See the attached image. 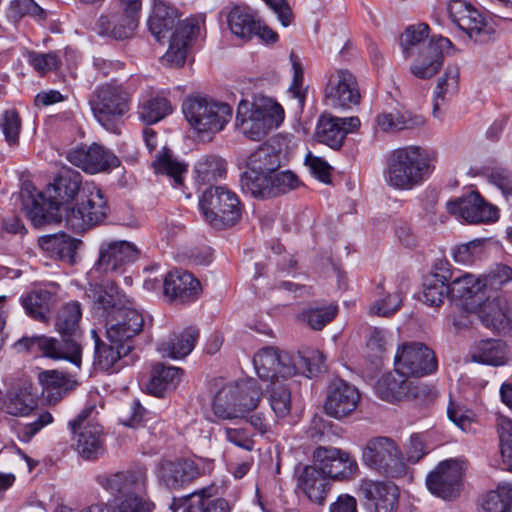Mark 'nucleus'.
Returning a JSON list of instances; mask_svg holds the SVG:
<instances>
[{
    "mask_svg": "<svg viewBox=\"0 0 512 512\" xmlns=\"http://www.w3.org/2000/svg\"><path fill=\"white\" fill-rule=\"evenodd\" d=\"M236 396L237 385H233V383L224 385L213 398L212 410L214 415L223 420L238 418Z\"/></svg>",
    "mask_w": 512,
    "mask_h": 512,
    "instance_id": "48",
    "label": "nucleus"
},
{
    "mask_svg": "<svg viewBox=\"0 0 512 512\" xmlns=\"http://www.w3.org/2000/svg\"><path fill=\"white\" fill-rule=\"evenodd\" d=\"M394 364L396 370L420 378L437 371L438 360L434 351L422 342H404L398 346Z\"/></svg>",
    "mask_w": 512,
    "mask_h": 512,
    "instance_id": "12",
    "label": "nucleus"
},
{
    "mask_svg": "<svg viewBox=\"0 0 512 512\" xmlns=\"http://www.w3.org/2000/svg\"><path fill=\"white\" fill-rule=\"evenodd\" d=\"M359 400L360 393L355 386L336 378L327 388L324 411L330 417L343 419L356 409Z\"/></svg>",
    "mask_w": 512,
    "mask_h": 512,
    "instance_id": "22",
    "label": "nucleus"
},
{
    "mask_svg": "<svg viewBox=\"0 0 512 512\" xmlns=\"http://www.w3.org/2000/svg\"><path fill=\"white\" fill-rule=\"evenodd\" d=\"M313 459L314 464L330 480L349 481L359 473L356 459L340 448L318 446L313 451Z\"/></svg>",
    "mask_w": 512,
    "mask_h": 512,
    "instance_id": "17",
    "label": "nucleus"
},
{
    "mask_svg": "<svg viewBox=\"0 0 512 512\" xmlns=\"http://www.w3.org/2000/svg\"><path fill=\"white\" fill-rule=\"evenodd\" d=\"M179 15L175 8L161 0H154L152 13L148 19V27L151 34L158 42H161L167 34L177 29L184 21L178 20Z\"/></svg>",
    "mask_w": 512,
    "mask_h": 512,
    "instance_id": "33",
    "label": "nucleus"
},
{
    "mask_svg": "<svg viewBox=\"0 0 512 512\" xmlns=\"http://www.w3.org/2000/svg\"><path fill=\"white\" fill-rule=\"evenodd\" d=\"M297 489L309 501L323 505L331 490L330 479L315 465H299L295 468Z\"/></svg>",
    "mask_w": 512,
    "mask_h": 512,
    "instance_id": "27",
    "label": "nucleus"
},
{
    "mask_svg": "<svg viewBox=\"0 0 512 512\" xmlns=\"http://www.w3.org/2000/svg\"><path fill=\"white\" fill-rule=\"evenodd\" d=\"M3 407L8 414L13 416L29 415L37 407L36 394L33 392L32 385L24 384L8 391Z\"/></svg>",
    "mask_w": 512,
    "mask_h": 512,
    "instance_id": "40",
    "label": "nucleus"
},
{
    "mask_svg": "<svg viewBox=\"0 0 512 512\" xmlns=\"http://www.w3.org/2000/svg\"><path fill=\"white\" fill-rule=\"evenodd\" d=\"M97 414L95 405L90 404L69 422L76 449L83 458L88 460L96 459L104 452L102 427L97 422Z\"/></svg>",
    "mask_w": 512,
    "mask_h": 512,
    "instance_id": "10",
    "label": "nucleus"
},
{
    "mask_svg": "<svg viewBox=\"0 0 512 512\" xmlns=\"http://www.w3.org/2000/svg\"><path fill=\"white\" fill-rule=\"evenodd\" d=\"M29 64L41 75L57 70L61 65L59 52L50 51L47 53L29 52Z\"/></svg>",
    "mask_w": 512,
    "mask_h": 512,
    "instance_id": "60",
    "label": "nucleus"
},
{
    "mask_svg": "<svg viewBox=\"0 0 512 512\" xmlns=\"http://www.w3.org/2000/svg\"><path fill=\"white\" fill-rule=\"evenodd\" d=\"M284 120V109L273 98L255 95L252 101L242 99L237 107L236 127L252 141H260Z\"/></svg>",
    "mask_w": 512,
    "mask_h": 512,
    "instance_id": "3",
    "label": "nucleus"
},
{
    "mask_svg": "<svg viewBox=\"0 0 512 512\" xmlns=\"http://www.w3.org/2000/svg\"><path fill=\"white\" fill-rule=\"evenodd\" d=\"M240 186L245 194L254 198H272L295 189L298 179L291 171L267 175L261 172L245 171L240 178Z\"/></svg>",
    "mask_w": 512,
    "mask_h": 512,
    "instance_id": "13",
    "label": "nucleus"
},
{
    "mask_svg": "<svg viewBox=\"0 0 512 512\" xmlns=\"http://www.w3.org/2000/svg\"><path fill=\"white\" fill-rule=\"evenodd\" d=\"M182 110L189 124L198 132H219L232 117L228 104L200 96L188 97Z\"/></svg>",
    "mask_w": 512,
    "mask_h": 512,
    "instance_id": "7",
    "label": "nucleus"
},
{
    "mask_svg": "<svg viewBox=\"0 0 512 512\" xmlns=\"http://www.w3.org/2000/svg\"><path fill=\"white\" fill-rule=\"evenodd\" d=\"M367 512H397L399 489L390 481L364 478L358 485Z\"/></svg>",
    "mask_w": 512,
    "mask_h": 512,
    "instance_id": "19",
    "label": "nucleus"
},
{
    "mask_svg": "<svg viewBox=\"0 0 512 512\" xmlns=\"http://www.w3.org/2000/svg\"><path fill=\"white\" fill-rule=\"evenodd\" d=\"M337 314V307H311L302 312V319L314 330H321L330 323Z\"/></svg>",
    "mask_w": 512,
    "mask_h": 512,
    "instance_id": "58",
    "label": "nucleus"
},
{
    "mask_svg": "<svg viewBox=\"0 0 512 512\" xmlns=\"http://www.w3.org/2000/svg\"><path fill=\"white\" fill-rule=\"evenodd\" d=\"M105 325L111 340L125 342L132 346V339L145 326V316L135 308L124 306L110 320H107Z\"/></svg>",
    "mask_w": 512,
    "mask_h": 512,
    "instance_id": "26",
    "label": "nucleus"
},
{
    "mask_svg": "<svg viewBox=\"0 0 512 512\" xmlns=\"http://www.w3.org/2000/svg\"><path fill=\"white\" fill-rule=\"evenodd\" d=\"M356 77L346 69H337L327 77L324 100L333 108L350 109L360 103Z\"/></svg>",
    "mask_w": 512,
    "mask_h": 512,
    "instance_id": "18",
    "label": "nucleus"
},
{
    "mask_svg": "<svg viewBox=\"0 0 512 512\" xmlns=\"http://www.w3.org/2000/svg\"><path fill=\"white\" fill-rule=\"evenodd\" d=\"M280 153L270 145H261L247 159V170L251 173L261 172L267 175L281 174Z\"/></svg>",
    "mask_w": 512,
    "mask_h": 512,
    "instance_id": "42",
    "label": "nucleus"
},
{
    "mask_svg": "<svg viewBox=\"0 0 512 512\" xmlns=\"http://www.w3.org/2000/svg\"><path fill=\"white\" fill-rule=\"evenodd\" d=\"M82 192L85 200L67 208L62 220L76 233H82L102 223L109 212L107 200L99 187H85Z\"/></svg>",
    "mask_w": 512,
    "mask_h": 512,
    "instance_id": "8",
    "label": "nucleus"
},
{
    "mask_svg": "<svg viewBox=\"0 0 512 512\" xmlns=\"http://www.w3.org/2000/svg\"><path fill=\"white\" fill-rule=\"evenodd\" d=\"M153 166L157 173L172 178L176 186L182 184V175L187 172L186 165L173 158L168 149L156 158Z\"/></svg>",
    "mask_w": 512,
    "mask_h": 512,
    "instance_id": "56",
    "label": "nucleus"
},
{
    "mask_svg": "<svg viewBox=\"0 0 512 512\" xmlns=\"http://www.w3.org/2000/svg\"><path fill=\"white\" fill-rule=\"evenodd\" d=\"M432 153L420 146H405L393 150L384 172L389 186L407 190L420 184L431 172Z\"/></svg>",
    "mask_w": 512,
    "mask_h": 512,
    "instance_id": "4",
    "label": "nucleus"
},
{
    "mask_svg": "<svg viewBox=\"0 0 512 512\" xmlns=\"http://www.w3.org/2000/svg\"><path fill=\"white\" fill-rule=\"evenodd\" d=\"M132 94L122 85L113 83L97 87L89 104L96 120L108 131L116 132L120 119L129 111Z\"/></svg>",
    "mask_w": 512,
    "mask_h": 512,
    "instance_id": "5",
    "label": "nucleus"
},
{
    "mask_svg": "<svg viewBox=\"0 0 512 512\" xmlns=\"http://www.w3.org/2000/svg\"><path fill=\"white\" fill-rule=\"evenodd\" d=\"M462 467L453 459L440 462L426 478L428 490L444 500H454L460 495Z\"/></svg>",
    "mask_w": 512,
    "mask_h": 512,
    "instance_id": "20",
    "label": "nucleus"
},
{
    "mask_svg": "<svg viewBox=\"0 0 512 512\" xmlns=\"http://www.w3.org/2000/svg\"><path fill=\"white\" fill-rule=\"evenodd\" d=\"M0 128L4 134L5 140L13 145L18 142L21 130V119L15 109H8L0 117Z\"/></svg>",
    "mask_w": 512,
    "mask_h": 512,
    "instance_id": "62",
    "label": "nucleus"
},
{
    "mask_svg": "<svg viewBox=\"0 0 512 512\" xmlns=\"http://www.w3.org/2000/svg\"><path fill=\"white\" fill-rule=\"evenodd\" d=\"M428 30V25L424 23L409 26L405 30L400 38V45L405 58L425 51V48L429 45V42L426 41Z\"/></svg>",
    "mask_w": 512,
    "mask_h": 512,
    "instance_id": "50",
    "label": "nucleus"
},
{
    "mask_svg": "<svg viewBox=\"0 0 512 512\" xmlns=\"http://www.w3.org/2000/svg\"><path fill=\"white\" fill-rule=\"evenodd\" d=\"M79 241L65 234L49 235L41 239V247L57 253L60 257L71 255L79 245Z\"/></svg>",
    "mask_w": 512,
    "mask_h": 512,
    "instance_id": "59",
    "label": "nucleus"
},
{
    "mask_svg": "<svg viewBox=\"0 0 512 512\" xmlns=\"http://www.w3.org/2000/svg\"><path fill=\"white\" fill-rule=\"evenodd\" d=\"M362 462L370 469L390 477L405 473L401 451L389 437L379 436L368 440L362 451Z\"/></svg>",
    "mask_w": 512,
    "mask_h": 512,
    "instance_id": "11",
    "label": "nucleus"
},
{
    "mask_svg": "<svg viewBox=\"0 0 512 512\" xmlns=\"http://www.w3.org/2000/svg\"><path fill=\"white\" fill-rule=\"evenodd\" d=\"M449 277L445 274H433L425 280L422 301L429 306H440L450 293L446 282Z\"/></svg>",
    "mask_w": 512,
    "mask_h": 512,
    "instance_id": "53",
    "label": "nucleus"
},
{
    "mask_svg": "<svg viewBox=\"0 0 512 512\" xmlns=\"http://www.w3.org/2000/svg\"><path fill=\"white\" fill-rule=\"evenodd\" d=\"M217 493L214 486L206 487L190 496L187 508L190 512H230L231 505L224 498H212Z\"/></svg>",
    "mask_w": 512,
    "mask_h": 512,
    "instance_id": "44",
    "label": "nucleus"
},
{
    "mask_svg": "<svg viewBox=\"0 0 512 512\" xmlns=\"http://www.w3.org/2000/svg\"><path fill=\"white\" fill-rule=\"evenodd\" d=\"M447 210L452 215H458L470 223H482L495 221L498 218V210L487 203L476 191L447 203Z\"/></svg>",
    "mask_w": 512,
    "mask_h": 512,
    "instance_id": "24",
    "label": "nucleus"
},
{
    "mask_svg": "<svg viewBox=\"0 0 512 512\" xmlns=\"http://www.w3.org/2000/svg\"><path fill=\"white\" fill-rule=\"evenodd\" d=\"M172 113V105L168 99L159 95H143L138 104V115L148 125L158 123Z\"/></svg>",
    "mask_w": 512,
    "mask_h": 512,
    "instance_id": "43",
    "label": "nucleus"
},
{
    "mask_svg": "<svg viewBox=\"0 0 512 512\" xmlns=\"http://www.w3.org/2000/svg\"><path fill=\"white\" fill-rule=\"evenodd\" d=\"M305 164L309 167L312 175L323 183H330L332 167L321 157L308 152L305 157Z\"/></svg>",
    "mask_w": 512,
    "mask_h": 512,
    "instance_id": "64",
    "label": "nucleus"
},
{
    "mask_svg": "<svg viewBox=\"0 0 512 512\" xmlns=\"http://www.w3.org/2000/svg\"><path fill=\"white\" fill-rule=\"evenodd\" d=\"M54 302V295L47 290H34L22 298L26 313L33 319L45 322Z\"/></svg>",
    "mask_w": 512,
    "mask_h": 512,
    "instance_id": "47",
    "label": "nucleus"
},
{
    "mask_svg": "<svg viewBox=\"0 0 512 512\" xmlns=\"http://www.w3.org/2000/svg\"><path fill=\"white\" fill-rule=\"evenodd\" d=\"M196 28L195 22L189 19L179 24L170 36L167 52L161 58L165 66L179 68L184 65L187 56V46Z\"/></svg>",
    "mask_w": 512,
    "mask_h": 512,
    "instance_id": "32",
    "label": "nucleus"
},
{
    "mask_svg": "<svg viewBox=\"0 0 512 512\" xmlns=\"http://www.w3.org/2000/svg\"><path fill=\"white\" fill-rule=\"evenodd\" d=\"M138 14L124 11L121 15L100 17L98 21L100 33L117 40L129 38L138 25Z\"/></svg>",
    "mask_w": 512,
    "mask_h": 512,
    "instance_id": "35",
    "label": "nucleus"
},
{
    "mask_svg": "<svg viewBox=\"0 0 512 512\" xmlns=\"http://www.w3.org/2000/svg\"><path fill=\"white\" fill-rule=\"evenodd\" d=\"M199 475L194 462L182 460L177 462H165L160 469V477L166 486L172 489L182 487Z\"/></svg>",
    "mask_w": 512,
    "mask_h": 512,
    "instance_id": "36",
    "label": "nucleus"
},
{
    "mask_svg": "<svg viewBox=\"0 0 512 512\" xmlns=\"http://www.w3.org/2000/svg\"><path fill=\"white\" fill-rule=\"evenodd\" d=\"M447 12L452 23L475 42H488L493 27L482 13L466 0H450Z\"/></svg>",
    "mask_w": 512,
    "mask_h": 512,
    "instance_id": "15",
    "label": "nucleus"
},
{
    "mask_svg": "<svg viewBox=\"0 0 512 512\" xmlns=\"http://www.w3.org/2000/svg\"><path fill=\"white\" fill-rule=\"evenodd\" d=\"M253 364L258 377L264 381L287 380L299 372V365L306 364V359L298 356L293 359L288 353L279 352L273 347H264L253 357Z\"/></svg>",
    "mask_w": 512,
    "mask_h": 512,
    "instance_id": "14",
    "label": "nucleus"
},
{
    "mask_svg": "<svg viewBox=\"0 0 512 512\" xmlns=\"http://www.w3.org/2000/svg\"><path fill=\"white\" fill-rule=\"evenodd\" d=\"M38 379L42 392L49 402L59 401L78 384L76 380L56 370L41 372Z\"/></svg>",
    "mask_w": 512,
    "mask_h": 512,
    "instance_id": "39",
    "label": "nucleus"
},
{
    "mask_svg": "<svg viewBox=\"0 0 512 512\" xmlns=\"http://www.w3.org/2000/svg\"><path fill=\"white\" fill-rule=\"evenodd\" d=\"M410 375L398 372L382 376L376 384L379 398L387 402L411 400L418 405H428L436 398V392L427 385L408 379Z\"/></svg>",
    "mask_w": 512,
    "mask_h": 512,
    "instance_id": "9",
    "label": "nucleus"
},
{
    "mask_svg": "<svg viewBox=\"0 0 512 512\" xmlns=\"http://www.w3.org/2000/svg\"><path fill=\"white\" fill-rule=\"evenodd\" d=\"M478 316L487 328L512 334V299L501 290L488 291L478 303Z\"/></svg>",
    "mask_w": 512,
    "mask_h": 512,
    "instance_id": "16",
    "label": "nucleus"
},
{
    "mask_svg": "<svg viewBox=\"0 0 512 512\" xmlns=\"http://www.w3.org/2000/svg\"><path fill=\"white\" fill-rule=\"evenodd\" d=\"M471 359L474 362L501 366L508 360L505 343L497 339H486L476 342L470 350Z\"/></svg>",
    "mask_w": 512,
    "mask_h": 512,
    "instance_id": "38",
    "label": "nucleus"
},
{
    "mask_svg": "<svg viewBox=\"0 0 512 512\" xmlns=\"http://www.w3.org/2000/svg\"><path fill=\"white\" fill-rule=\"evenodd\" d=\"M230 31L237 37L249 40L258 28V20L246 7L235 6L227 16Z\"/></svg>",
    "mask_w": 512,
    "mask_h": 512,
    "instance_id": "46",
    "label": "nucleus"
},
{
    "mask_svg": "<svg viewBox=\"0 0 512 512\" xmlns=\"http://www.w3.org/2000/svg\"><path fill=\"white\" fill-rule=\"evenodd\" d=\"M94 339V366L105 372H114L120 368V360L127 356L132 350L125 342L113 341L106 334L105 340H102L95 330L91 331Z\"/></svg>",
    "mask_w": 512,
    "mask_h": 512,
    "instance_id": "29",
    "label": "nucleus"
},
{
    "mask_svg": "<svg viewBox=\"0 0 512 512\" xmlns=\"http://www.w3.org/2000/svg\"><path fill=\"white\" fill-rule=\"evenodd\" d=\"M137 247L125 240L104 242L99 248L95 269L99 272H121L138 258Z\"/></svg>",
    "mask_w": 512,
    "mask_h": 512,
    "instance_id": "23",
    "label": "nucleus"
},
{
    "mask_svg": "<svg viewBox=\"0 0 512 512\" xmlns=\"http://www.w3.org/2000/svg\"><path fill=\"white\" fill-rule=\"evenodd\" d=\"M503 469L512 472V420L499 416L496 422Z\"/></svg>",
    "mask_w": 512,
    "mask_h": 512,
    "instance_id": "55",
    "label": "nucleus"
},
{
    "mask_svg": "<svg viewBox=\"0 0 512 512\" xmlns=\"http://www.w3.org/2000/svg\"><path fill=\"white\" fill-rule=\"evenodd\" d=\"M449 291L454 298L465 301L471 299L473 304H478L482 299L479 294L485 296L489 289L485 279L481 280L472 274L465 273L452 280Z\"/></svg>",
    "mask_w": 512,
    "mask_h": 512,
    "instance_id": "41",
    "label": "nucleus"
},
{
    "mask_svg": "<svg viewBox=\"0 0 512 512\" xmlns=\"http://www.w3.org/2000/svg\"><path fill=\"white\" fill-rule=\"evenodd\" d=\"M198 337V329L188 327L182 332L174 333L168 339L160 341L157 345V350L163 357L173 359L184 358L192 352Z\"/></svg>",
    "mask_w": 512,
    "mask_h": 512,
    "instance_id": "34",
    "label": "nucleus"
},
{
    "mask_svg": "<svg viewBox=\"0 0 512 512\" xmlns=\"http://www.w3.org/2000/svg\"><path fill=\"white\" fill-rule=\"evenodd\" d=\"M165 296L171 300L187 302L194 300L200 292V282L190 272L175 270L169 272L163 282Z\"/></svg>",
    "mask_w": 512,
    "mask_h": 512,
    "instance_id": "31",
    "label": "nucleus"
},
{
    "mask_svg": "<svg viewBox=\"0 0 512 512\" xmlns=\"http://www.w3.org/2000/svg\"><path fill=\"white\" fill-rule=\"evenodd\" d=\"M459 83V68L455 65L447 66L444 76L439 79L436 91L435 98L436 103L434 105V112L438 107V99H444L446 94H455L458 89Z\"/></svg>",
    "mask_w": 512,
    "mask_h": 512,
    "instance_id": "61",
    "label": "nucleus"
},
{
    "mask_svg": "<svg viewBox=\"0 0 512 512\" xmlns=\"http://www.w3.org/2000/svg\"><path fill=\"white\" fill-rule=\"evenodd\" d=\"M199 208L205 221L215 228L232 226L241 217L238 196L225 186L207 188L199 199Z\"/></svg>",
    "mask_w": 512,
    "mask_h": 512,
    "instance_id": "6",
    "label": "nucleus"
},
{
    "mask_svg": "<svg viewBox=\"0 0 512 512\" xmlns=\"http://www.w3.org/2000/svg\"><path fill=\"white\" fill-rule=\"evenodd\" d=\"M424 118L420 115L405 113L383 112L376 117L377 126L384 132H396L405 129H414L424 124Z\"/></svg>",
    "mask_w": 512,
    "mask_h": 512,
    "instance_id": "45",
    "label": "nucleus"
},
{
    "mask_svg": "<svg viewBox=\"0 0 512 512\" xmlns=\"http://www.w3.org/2000/svg\"><path fill=\"white\" fill-rule=\"evenodd\" d=\"M67 160L89 174L107 171L120 165L119 158L99 144L78 146L67 153Z\"/></svg>",
    "mask_w": 512,
    "mask_h": 512,
    "instance_id": "21",
    "label": "nucleus"
},
{
    "mask_svg": "<svg viewBox=\"0 0 512 512\" xmlns=\"http://www.w3.org/2000/svg\"><path fill=\"white\" fill-rule=\"evenodd\" d=\"M82 176L78 171L63 169L44 192L25 185L20 193L26 216L35 227L59 223L64 219L66 209L79 194Z\"/></svg>",
    "mask_w": 512,
    "mask_h": 512,
    "instance_id": "2",
    "label": "nucleus"
},
{
    "mask_svg": "<svg viewBox=\"0 0 512 512\" xmlns=\"http://www.w3.org/2000/svg\"><path fill=\"white\" fill-rule=\"evenodd\" d=\"M226 162L214 155L203 156L195 164L196 178L202 184L221 179L226 174Z\"/></svg>",
    "mask_w": 512,
    "mask_h": 512,
    "instance_id": "52",
    "label": "nucleus"
},
{
    "mask_svg": "<svg viewBox=\"0 0 512 512\" xmlns=\"http://www.w3.org/2000/svg\"><path fill=\"white\" fill-rule=\"evenodd\" d=\"M85 294L92 302L93 313L97 317L103 318L106 323L125 306L121 304L119 291L112 283L109 285L89 284Z\"/></svg>",
    "mask_w": 512,
    "mask_h": 512,
    "instance_id": "30",
    "label": "nucleus"
},
{
    "mask_svg": "<svg viewBox=\"0 0 512 512\" xmlns=\"http://www.w3.org/2000/svg\"><path fill=\"white\" fill-rule=\"evenodd\" d=\"M360 126L358 117L340 118L324 113L320 116L316 127V138L334 150L342 147L348 133Z\"/></svg>",
    "mask_w": 512,
    "mask_h": 512,
    "instance_id": "25",
    "label": "nucleus"
},
{
    "mask_svg": "<svg viewBox=\"0 0 512 512\" xmlns=\"http://www.w3.org/2000/svg\"><path fill=\"white\" fill-rule=\"evenodd\" d=\"M233 385H237L236 408L238 418H241L258 406L262 398V388L253 379L233 383Z\"/></svg>",
    "mask_w": 512,
    "mask_h": 512,
    "instance_id": "49",
    "label": "nucleus"
},
{
    "mask_svg": "<svg viewBox=\"0 0 512 512\" xmlns=\"http://www.w3.org/2000/svg\"><path fill=\"white\" fill-rule=\"evenodd\" d=\"M43 20L46 18V12L34 0H12L7 10V18L17 22L24 16Z\"/></svg>",
    "mask_w": 512,
    "mask_h": 512,
    "instance_id": "57",
    "label": "nucleus"
},
{
    "mask_svg": "<svg viewBox=\"0 0 512 512\" xmlns=\"http://www.w3.org/2000/svg\"><path fill=\"white\" fill-rule=\"evenodd\" d=\"M284 381H272L267 388L270 407L278 418H285L291 412V391Z\"/></svg>",
    "mask_w": 512,
    "mask_h": 512,
    "instance_id": "51",
    "label": "nucleus"
},
{
    "mask_svg": "<svg viewBox=\"0 0 512 512\" xmlns=\"http://www.w3.org/2000/svg\"><path fill=\"white\" fill-rule=\"evenodd\" d=\"M451 44L446 37L432 38L425 51L416 54L418 57L410 66L411 73L419 79H429L436 75L443 65V52Z\"/></svg>",
    "mask_w": 512,
    "mask_h": 512,
    "instance_id": "28",
    "label": "nucleus"
},
{
    "mask_svg": "<svg viewBox=\"0 0 512 512\" xmlns=\"http://www.w3.org/2000/svg\"><path fill=\"white\" fill-rule=\"evenodd\" d=\"M289 58L293 69V79L289 92L298 100L299 105L303 107L306 93L303 90L304 70L299 57L294 52L290 53Z\"/></svg>",
    "mask_w": 512,
    "mask_h": 512,
    "instance_id": "63",
    "label": "nucleus"
},
{
    "mask_svg": "<svg viewBox=\"0 0 512 512\" xmlns=\"http://www.w3.org/2000/svg\"><path fill=\"white\" fill-rule=\"evenodd\" d=\"M485 512H511L512 483L499 485L496 490L489 491L482 500Z\"/></svg>",
    "mask_w": 512,
    "mask_h": 512,
    "instance_id": "54",
    "label": "nucleus"
},
{
    "mask_svg": "<svg viewBox=\"0 0 512 512\" xmlns=\"http://www.w3.org/2000/svg\"><path fill=\"white\" fill-rule=\"evenodd\" d=\"M81 317L80 303L71 301L61 307L56 317L55 327L62 336L61 341L44 335L24 336L15 342L14 347L17 352L41 354L54 360H66L80 370L82 365V345L79 342Z\"/></svg>",
    "mask_w": 512,
    "mask_h": 512,
    "instance_id": "1",
    "label": "nucleus"
},
{
    "mask_svg": "<svg viewBox=\"0 0 512 512\" xmlns=\"http://www.w3.org/2000/svg\"><path fill=\"white\" fill-rule=\"evenodd\" d=\"M182 376L183 370L181 368L158 363L153 368L147 390L157 397H163L165 393L174 390L178 386Z\"/></svg>",
    "mask_w": 512,
    "mask_h": 512,
    "instance_id": "37",
    "label": "nucleus"
}]
</instances>
